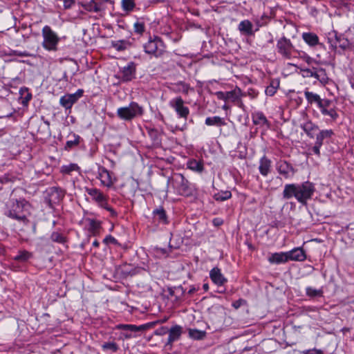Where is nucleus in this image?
Wrapping results in <instances>:
<instances>
[{
	"label": "nucleus",
	"mask_w": 354,
	"mask_h": 354,
	"mask_svg": "<svg viewBox=\"0 0 354 354\" xmlns=\"http://www.w3.org/2000/svg\"><path fill=\"white\" fill-rule=\"evenodd\" d=\"M223 108L224 109H227V106H226V105H224Z\"/></svg>",
	"instance_id": "nucleus-62"
},
{
	"label": "nucleus",
	"mask_w": 354,
	"mask_h": 354,
	"mask_svg": "<svg viewBox=\"0 0 354 354\" xmlns=\"http://www.w3.org/2000/svg\"><path fill=\"white\" fill-rule=\"evenodd\" d=\"M303 354H322V352L319 350H317V349H310V350H306V351H304L302 352Z\"/></svg>",
	"instance_id": "nucleus-52"
},
{
	"label": "nucleus",
	"mask_w": 354,
	"mask_h": 354,
	"mask_svg": "<svg viewBox=\"0 0 354 354\" xmlns=\"http://www.w3.org/2000/svg\"><path fill=\"white\" fill-rule=\"evenodd\" d=\"M268 261L271 264L285 263L289 261L288 252H280L272 253L268 258Z\"/></svg>",
	"instance_id": "nucleus-14"
},
{
	"label": "nucleus",
	"mask_w": 354,
	"mask_h": 354,
	"mask_svg": "<svg viewBox=\"0 0 354 354\" xmlns=\"http://www.w3.org/2000/svg\"><path fill=\"white\" fill-rule=\"evenodd\" d=\"M50 239L53 241L59 243H64L65 240L64 236L62 234L57 232L52 233Z\"/></svg>",
	"instance_id": "nucleus-45"
},
{
	"label": "nucleus",
	"mask_w": 354,
	"mask_h": 354,
	"mask_svg": "<svg viewBox=\"0 0 354 354\" xmlns=\"http://www.w3.org/2000/svg\"><path fill=\"white\" fill-rule=\"evenodd\" d=\"M317 80L322 84H326L328 82V77L326 75V71L324 68H318V74H317Z\"/></svg>",
	"instance_id": "nucleus-38"
},
{
	"label": "nucleus",
	"mask_w": 354,
	"mask_h": 354,
	"mask_svg": "<svg viewBox=\"0 0 354 354\" xmlns=\"http://www.w3.org/2000/svg\"><path fill=\"white\" fill-rule=\"evenodd\" d=\"M97 178L100 180L102 186L108 188L111 187L115 182V179L113 177L112 174L103 167L98 168Z\"/></svg>",
	"instance_id": "nucleus-11"
},
{
	"label": "nucleus",
	"mask_w": 354,
	"mask_h": 354,
	"mask_svg": "<svg viewBox=\"0 0 354 354\" xmlns=\"http://www.w3.org/2000/svg\"><path fill=\"white\" fill-rule=\"evenodd\" d=\"M277 49L278 53L287 59H292L294 57V53L296 51L290 40L285 37L277 41Z\"/></svg>",
	"instance_id": "nucleus-6"
},
{
	"label": "nucleus",
	"mask_w": 354,
	"mask_h": 354,
	"mask_svg": "<svg viewBox=\"0 0 354 354\" xmlns=\"http://www.w3.org/2000/svg\"><path fill=\"white\" fill-rule=\"evenodd\" d=\"M232 306L235 308H238L240 306H241V302L240 301H236L235 302H234L232 304Z\"/></svg>",
	"instance_id": "nucleus-57"
},
{
	"label": "nucleus",
	"mask_w": 354,
	"mask_h": 354,
	"mask_svg": "<svg viewBox=\"0 0 354 354\" xmlns=\"http://www.w3.org/2000/svg\"><path fill=\"white\" fill-rule=\"evenodd\" d=\"M302 59L308 64H311L315 62V60L312 57L307 55H304L302 56Z\"/></svg>",
	"instance_id": "nucleus-53"
},
{
	"label": "nucleus",
	"mask_w": 354,
	"mask_h": 354,
	"mask_svg": "<svg viewBox=\"0 0 354 354\" xmlns=\"http://www.w3.org/2000/svg\"><path fill=\"white\" fill-rule=\"evenodd\" d=\"M43 37L42 46L48 51H56L59 37L49 26H45L41 30Z\"/></svg>",
	"instance_id": "nucleus-3"
},
{
	"label": "nucleus",
	"mask_w": 354,
	"mask_h": 354,
	"mask_svg": "<svg viewBox=\"0 0 354 354\" xmlns=\"http://www.w3.org/2000/svg\"><path fill=\"white\" fill-rule=\"evenodd\" d=\"M232 194L230 191L220 192L214 194V198L216 201H224L230 198Z\"/></svg>",
	"instance_id": "nucleus-39"
},
{
	"label": "nucleus",
	"mask_w": 354,
	"mask_h": 354,
	"mask_svg": "<svg viewBox=\"0 0 354 354\" xmlns=\"http://www.w3.org/2000/svg\"><path fill=\"white\" fill-rule=\"evenodd\" d=\"M28 205V202L25 201H16L15 203H13L12 209H10L6 213V215L18 221L26 222L27 221L26 216L21 215L20 214Z\"/></svg>",
	"instance_id": "nucleus-8"
},
{
	"label": "nucleus",
	"mask_w": 354,
	"mask_h": 354,
	"mask_svg": "<svg viewBox=\"0 0 354 354\" xmlns=\"http://www.w3.org/2000/svg\"><path fill=\"white\" fill-rule=\"evenodd\" d=\"M209 277L212 281L218 286H222L227 282V279L218 268H214L210 270Z\"/></svg>",
	"instance_id": "nucleus-19"
},
{
	"label": "nucleus",
	"mask_w": 354,
	"mask_h": 354,
	"mask_svg": "<svg viewBox=\"0 0 354 354\" xmlns=\"http://www.w3.org/2000/svg\"><path fill=\"white\" fill-rule=\"evenodd\" d=\"M168 181L178 194H187L189 191V182L183 175L175 174L171 179H169Z\"/></svg>",
	"instance_id": "nucleus-7"
},
{
	"label": "nucleus",
	"mask_w": 354,
	"mask_h": 354,
	"mask_svg": "<svg viewBox=\"0 0 354 354\" xmlns=\"http://www.w3.org/2000/svg\"><path fill=\"white\" fill-rule=\"evenodd\" d=\"M253 25L252 24L248 19L241 21L238 26L239 30L247 35H253Z\"/></svg>",
	"instance_id": "nucleus-23"
},
{
	"label": "nucleus",
	"mask_w": 354,
	"mask_h": 354,
	"mask_svg": "<svg viewBox=\"0 0 354 354\" xmlns=\"http://www.w3.org/2000/svg\"><path fill=\"white\" fill-rule=\"evenodd\" d=\"M306 293L310 297H322L323 295V290L308 286L306 288Z\"/></svg>",
	"instance_id": "nucleus-37"
},
{
	"label": "nucleus",
	"mask_w": 354,
	"mask_h": 354,
	"mask_svg": "<svg viewBox=\"0 0 354 354\" xmlns=\"http://www.w3.org/2000/svg\"><path fill=\"white\" fill-rule=\"evenodd\" d=\"M242 96L241 90L239 87H236L232 91L225 92L226 102H238Z\"/></svg>",
	"instance_id": "nucleus-22"
},
{
	"label": "nucleus",
	"mask_w": 354,
	"mask_h": 354,
	"mask_svg": "<svg viewBox=\"0 0 354 354\" xmlns=\"http://www.w3.org/2000/svg\"><path fill=\"white\" fill-rule=\"evenodd\" d=\"M79 166L75 163H71L67 165H63L61 167V172L65 174H71L73 171H79Z\"/></svg>",
	"instance_id": "nucleus-34"
},
{
	"label": "nucleus",
	"mask_w": 354,
	"mask_h": 354,
	"mask_svg": "<svg viewBox=\"0 0 354 354\" xmlns=\"http://www.w3.org/2000/svg\"><path fill=\"white\" fill-rule=\"evenodd\" d=\"M182 334V327L178 325H176L170 328L169 330V337L167 340V344L171 345L175 341H177Z\"/></svg>",
	"instance_id": "nucleus-21"
},
{
	"label": "nucleus",
	"mask_w": 354,
	"mask_h": 354,
	"mask_svg": "<svg viewBox=\"0 0 354 354\" xmlns=\"http://www.w3.org/2000/svg\"><path fill=\"white\" fill-rule=\"evenodd\" d=\"M153 214L161 223L165 224L167 223V216L165 211L162 208L157 209L153 211Z\"/></svg>",
	"instance_id": "nucleus-35"
},
{
	"label": "nucleus",
	"mask_w": 354,
	"mask_h": 354,
	"mask_svg": "<svg viewBox=\"0 0 354 354\" xmlns=\"http://www.w3.org/2000/svg\"><path fill=\"white\" fill-rule=\"evenodd\" d=\"M322 102H326V106H324V103H322L324 108H319L321 113L324 115H328L332 120H335L338 118V114L333 108H330L331 101L328 99H323Z\"/></svg>",
	"instance_id": "nucleus-16"
},
{
	"label": "nucleus",
	"mask_w": 354,
	"mask_h": 354,
	"mask_svg": "<svg viewBox=\"0 0 354 354\" xmlns=\"http://www.w3.org/2000/svg\"><path fill=\"white\" fill-rule=\"evenodd\" d=\"M305 97L309 104H316L318 108H324L323 104L322 103H324V106H326V102H323L319 95L309 91L307 89L304 91Z\"/></svg>",
	"instance_id": "nucleus-17"
},
{
	"label": "nucleus",
	"mask_w": 354,
	"mask_h": 354,
	"mask_svg": "<svg viewBox=\"0 0 354 354\" xmlns=\"http://www.w3.org/2000/svg\"><path fill=\"white\" fill-rule=\"evenodd\" d=\"M84 91L78 89L75 93L66 94L61 97L60 104L66 109H70L77 100L82 97Z\"/></svg>",
	"instance_id": "nucleus-10"
},
{
	"label": "nucleus",
	"mask_w": 354,
	"mask_h": 354,
	"mask_svg": "<svg viewBox=\"0 0 354 354\" xmlns=\"http://www.w3.org/2000/svg\"><path fill=\"white\" fill-rule=\"evenodd\" d=\"M203 288L205 291H207L209 290V285L208 283H204L203 285Z\"/></svg>",
	"instance_id": "nucleus-60"
},
{
	"label": "nucleus",
	"mask_w": 354,
	"mask_h": 354,
	"mask_svg": "<svg viewBox=\"0 0 354 354\" xmlns=\"http://www.w3.org/2000/svg\"><path fill=\"white\" fill-rule=\"evenodd\" d=\"M32 257V254L26 250H20L14 259L19 262H26Z\"/></svg>",
	"instance_id": "nucleus-31"
},
{
	"label": "nucleus",
	"mask_w": 354,
	"mask_h": 354,
	"mask_svg": "<svg viewBox=\"0 0 354 354\" xmlns=\"http://www.w3.org/2000/svg\"><path fill=\"white\" fill-rule=\"evenodd\" d=\"M279 86V82L278 81H272L270 85L266 88V94L269 96L274 95L277 92Z\"/></svg>",
	"instance_id": "nucleus-36"
},
{
	"label": "nucleus",
	"mask_w": 354,
	"mask_h": 354,
	"mask_svg": "<svg viewBox=\"0 0 354 354\" xmlns=\"http://www.w3.org/2000/svg\"><path fill=\"white\" fill-rule=\"evenodd\" d=\"M333 135V131L331 129L322 130L317 135L316 141L323 145L324 140L330 138Z\"/></svg>",
	"instance_id": "nucleus-33"
},
{
	"label": "nucleus",
	"mask_w": 354,
	"mask_h": 354,
	"mask_svg": "<svg viewBox=\"0 0 354 354\" xmlns=\"http://www.w3.org/2000/svg\"><path fill=\"white\" fill-rule=\"evenodd\" d=\"M322 146V144L318 142H315V146L313 147L312 150L316 155L320 154V148Z\"/></svg>",
	"instance_id": "nucleus-50"
},
{
	"label": "nucleus",
	"mask_w": 354,
	"mask_h": 354,
	"mask_svg": "<svg viewBox=\"0 0 354 354\" xmlns=\"http://www.w3.org/2000/svg\"><path fill=\"white\" fill-rule=\"evenodd\" d=\"M136 66L133 62H129L127 66H124L118 74V77L122 82H129L135 78Z\"/></svg>",
	"instance_id": "nucleus-12"
},
{
	"label": "nucleus",
	"mask_w": 354,
	"mask_h": 354,
	"mask_svg": "<svg viewBox=\"0 0 354 354\" xmlns=\"http://www.w3.org/2000/svg\"><path fill=\"white\" fill-rule=\"evenodd\" d=\"M103 350H111L113 352H116L118 349V345L115 342H106L102 345Z\"/></svg>",
	"instance_id": "nucleus-44"
},
{
	"label": "nucleus",
	"mask_w": 354,
	"mask_h": 354,
	"mask_svg": "<svg viewBox=\"0 0 354 354\" xmlns=\"http://www.w3.org/2000/svg\"><path fill=\"white\" fill-rule=\"evenodd\" d=\"M278 172L286 178H290L294 174L292 167L286 161H279L277 165Z\"/></svg>",
	"instance_id": "nucleus-15"
},
{
	"label": "nucleus",
	"mask_w": 354,
	"mask_h": 354,
	"mask_svg": "<svg viewBox=\"0 0 354 354\" xmlns=\"http://www.w3.org/2000/svg\"><path fill=\"white\" fill-rule=\"evenodd\" d=\"M304 131L310 138H313V131L318 129V127L310 121H307L301 125Z\"/></svg>",
	"instance_id": "nucleus-26"
},
{
	"label": "nucleus",
	"mask_w": 354,
	"mask_h": 354,
	"mask_svg": "<svg viewBox=\"0 0 354 354\" xmlns=\"http://www.w3.org/2000/svg\"><path fill=\"white\" fill-rule=\"evenodd\" d=\"M302 39L310 46H315L319 44L318 36L313 32H304Z\"/></svg>",
	"instance_id": "nucleus-24"
},
{
	"label": "nucleus",
	"mask_w": 354,
	"mask_h": 354,
	"mask_svg": "<svg viewBox=\"0 0 354 354\" xmlns=\"http://www.w3.org/2000/svg\"><path fill=\"white\" fill-rule=\"evenodd\" d=\"M301 75L304 77H311L313 74V68H301Z\"/></svg>",
	"instance_id": "nucleus-48"
},
{
	"label": "nucleus",
	"mask_w": 354,
	"mask_h": 354,
	"mask_svg": "<svg viewBox=\"0 0 354 354\" xmlns=\"http://www.w3.org/2000/svg\"><path fill=\"white\" fill-rule=\"evenodd\" d=\"M74 139L68 140L66 144V149H71L75 146H77L80 142V136L77 135H73Z\"/></svg>",
	"instance_id": "nucleus-43"
},
{
	"label": "nucleus",
	"mask_w": 354,
	"mask_h": 354,
	"mask_svg": "<svg viewBox=\"0 0 354 354\" xmlns=\"http://www.w3.org/2000/svg\"><path fill=\"white\" fill-rule=\"evenodd\" d=\"M19 92L22 96L24 95V93H26V95L24 97H22L23 104L28 103L31 100L32 95L30 93L28 92V89L26 88H21Z\"/></svg>",
	"instance_id": "nucleus-46"
},
{
	"label": "nucleus",
	"mask_w": 354,
	"mask_h": 354,
	"mask_svg": "<svg viewBox=\"0 0 354 354\" xmlns=\"http://www.w3.org/2000/svg\"><path fill=\"white\" fill-rule=\"evenodd\" d=\"M121 7L127 12H132L136 7V0H122Z\"/></svg>",
	"instance_id": "nucleus-32"
},
{
	"label": "nucleus",
	"mask_w": 354,
	"mask_h": 354,
	"mask_svg": "<svg viewBox=\"0 0 354 354\" xmlns=\"http://www.w3.org/2000/svg\"><path fill=\"white\" fill-rule=\"evenodd\" d=\"M86 191L99 207L109 211L113 216L117 215L116 212L108 205L109 197L104 195L100 189L97 188H86Z\"/></svg>",
	"instance_id": "nucleus-5"
},
{
	"label": "nucleus",
	"mask_w": 354,
	"mask_h": 354,
	"mask_svg": "<svg viewBox=\"0 0 354 354\" xmlns=\"http://www.w3.org/2000/svg\"><path fill=\"white\" fill-rule=\"evenodd\" d=\"M187 167L190 170L196 172H202L204 169L203 163L195 159L188 160L187 162Z\"/></svg>",
	"instance_id": "nucleus-27"
},
{
	"label": "nucleus",
	"mask_w": 354,
	"mask_h": 354,
	"mask_svg": "<svg viewBox=\"0 0 354 354\" xmlns=\"http://www.w3.org/2000/svg\"><path fill=\"white\" fill-rule=\"evenodd\" d=\"M252 121L254 124L257 125L268 124V120L265 115L261 111H257L252 113Z\"/></svg>",
	"instance_id": "nucleus-28"
},
{
	"label": "nucleus",
	"mask_w": 354,
	"mask_h": 354,
	"mask_svg": "<svg viewBox=\"0 0 354 354\" xmlns=\"http://www.w3.org/2000/svg\"><path fill=\"white\" fill-rule=\"evenodd\" d=\"M84 222L86 223V227H88V231L93 236H96L98 234H100V231L101 229L100 221L93 218H86L84 219Z\"/></svg>",
	"instance_id": "nucleus-20"
},
{
	"label": "nucleus",
	"mask_w": 354,
	"mask_h": 354,
	"mask_svg": "<svg viewBox=\"0 0 354 354\" xmlns=\"http://www.w3.org/2000/svg\"><path fill=\"white\" fill-rule=\"evenodd\" d=\"M129 331H125L124 333H122V336L125 338V339H129L131 337V335L130 333H129Z\"/></svg>",
	"instance_id": "nucleus-56"
},
{
	"label": "nucleus",
	"mask_w": 354,
	"mask_h": 354,
	"mask_svg": "<svg viewBox=\"0 0 354 354\" xmlns=\"http://www.w3.org/2000/svg\"><path fill=\"white\" fill-rule=\"evenodd\" d=\"M215 95L218 100H224L226 102L225 92L217 91L215 93Z\"/></svg>",
	"instance_id": "nucleus-51"
},
{
	"label": "nucleus",
	"mask_w": 354,
	"mask_h": 354,
	"mask_svg": "<svg viewBox=\"0 0 354 354\" xmlns=\"http://www.w3.org/2000/svg\"><path fill=\"white\" fill-rule=\"evenodd\" d=\"M93 245L94 247H98V246H99V243H98V241H93Z\"/></svg>",
	"instance_id": "nucleus-61"
},
{
	"label": "nucleus",
	"mask_w": 354,
	"mask_h": 354,
	"mask_svg": "<svg viewBox=\"0 0 354 354\" xmlns=\"http://www.w3.org/2000/svg\"><path fill=\"white\" fill-rule=\"evenodd\" d=\"M145 328V326L144 325L137 326L133 324H118L115 326V329L129 332H137L141 330H144Z\"/></svg>",
	"instance_id": "nucleus-25"
},
{
	"label": "nucleus",
	"mask_w": 354,
	"mask_h": 354,
	"mask_svg": "<svg viewBox=\"0 0 354 354\" xmlns=\"http://www.w3.org/2000/svg\"><path fill=\"white\" fill-rule=\"evenodd\" d=\"M140 270L139 268L134 267L131 265H124L122 267V273L124 276H133L137 274Z\"/></svg>",
	"instance_id": "nucleus-29"
},
{
	"label": "nucleus",
	"mask_w": 354,
	"mask_h": 354,
	"mask_svg": "<svg viewBox=\"0 0 354 354\" xmlns=\"http://www.w3.org/2000/svg\"><path fill=\"white\" fill-rule=\"evenodd\" d=\"M317 74H318V68H313V74L311 77L317 79Z\"/></svg>",
	"instance_id": "nucleus-55"
},
{
	"label": "nucleus",
	"mask_w": 354,
	"mask_h": 354,
	"mask_svg": "<svg viewBox=\"0 0 354 354\" xmlns=\"http://www.w3.org/2000/svg\"><path fill=\"white\" fill-rule=\"evenodd\" d=\"M107 240H109V241H111V242H115V238L112 237L111 236H109V237H106L104 239V241H106Z\"/></svg>",
	"instance_id": "nucleus-58"
},
{
	"label": "nucleus",
	"mask_w": 354,
	"mask_h": 354,
	"mask_svg": "<svg viewBox=\"0 0 354 354\" xmlns=\"http://www.w3.org/2000/svg\"><path fill=\"white\" fill-rule=\"evenodd\" d=\"M57 1L63 2L64 8H70L74 4V0H57Z\"/></svg>",
	"instance_id": "nucleus-49"
},
{
	"label": "nucleus",
	"mask_w": 354,
	"mask_h": 354,
	"mask_svg": "<svg viewBox=\"0 0 354 354\" xmlns=\"http://www.w3.org/2000/svg\"><path fill=\"white\" fill-rule=\"evenodd\" d=\"M287 252L288 261H304L306 259V253L301 248H295Z\"/></svg>",
	"instance_id": "nucleus-18"
},
{
	"label": "nucleus",
	"mask_w": 354,
	"mask_h": 354,
	"mask_svg": "<svg viewBox=\"0 0 354 354\" xmlns=\"http://www.w3.org/2000/svg\"><path fill=\"white\" fill-rule=\"evenodd\" d=\"M315 191L314 185L306 181L300 184H286L284 186L282 195L285 199L288 200L294 197L299 203L306 205L307 201L312 198Z\"/></svg>",
	"instance_id": "nucleus-1"
},
{
	"label": "nucleus",
	"mask_w": 354,
	"mask_h": 354,
	"mask_svg": "<svg viewBox=\"0 0 354 354\" xmlns=\"http://www.w3.org/2000/svg\"><path fill=\"white\" fill-rule=\"evenodd\" d=\"M177 90L179 92H182L183 93H188L189 90L190 88L189 86L183 82H179L176 84Z\"/></svg>",
	"instance_id": "nucleus-42"
},
{
	"label": "nucleus",
	"mask_w": 354,
	"mask_h": 354,
	"mask_svg": "<svg viewBox=\"0 0 354 354\" xmlns=\"http://www.w3.org/2000/svg\"><path fill=\"white\" fill-rule=\"evenodd\" d=\"M169 106L173 108L180 118L187 119L189 114V109L184 105V101L181 97H177L171 100Z\"/></svg>",
	"instance_id": "nucleus-9"
},
{
	"label": "nucleus",
	"mask_w": 354,
	"mask_h": 354,
	"mask_svg": "<svg viewBox=\"0 0 354 354\" xmlns=\"http://www.w3.org/2000/svg\"><path fill=\"white\" fill-rule=\"evenodd\" d=\"M144 113V108L136 102H131L128 106L117 109V115L123 120L130 121L141 117Z\"/></svg>",
	"instance_id": "nucleus-2"
},
{
	"label": "nucleus",
	"mask_w": 354,
	"mask_h": 354,
	"mask_svg": "<svg viewBox=\"0 0 354 354\" xmlns=\"http://www.w3.org/2000/svg\"><path fill=\"white\" fill-rule=\"evenodd\" d=\"M197 290H198V289H197V288H196L195 287H192V288H191L189 289V290L188 293H189V294H192V293H194V292H196V291H197Z\"/></svg>",
	"instance_id": "nucleus-59"
},
{
	"label": "nucleus",
	"mask_w": 354,
	"mask_h": 354,
	"mask_svg": "<svg viewBox=\"0 0 354 354\" xmlns=\"http://www.w3.org/2000/svg\"><path fill=\"white\" fill-rule=\"evenodd\" d=\"M272 170V161L267 156H263L259 159V171L263 177H266Z\"/></svg>",
	"instance_id": "nucleus-13"
},
{
	"label": "nucleus",
	"mask_w": 354,
	"mask_h": 354,
	"mask_svg": "<svg viewBox=\"0 0 354 354\" xmlns=\"http://www.w3.org/2000/svg\"><path fill=\"white\" fill-rule=\"evenodd\" d=\"M133 28L134 31L138 34H142L145 30V24L142 21H136L133 25Z\"/></svg>",
	"instance_id": "nucleus-47"
},
{
	"label": "nucleus",
	"mask_w": 354,
	"mask_h": 354,
	"mask_svg": "<svg viewBox=\"0 0 354 354\" xmlns=\"http://www.w3.org/2000/svg\"><path fill=\"white\" fill-rule=\"evenodd\" d=\"M205 124L208 126H223L225 125V123L223 118L219 116L214 117H208L205 119Z\"/></svg>",
	"instance_id": "nucleus-30"
},
{
	"label": "nucleus",
	"mask_w": 354,
	"mask_h": 354,
	"mask_svg": "<svg viewBox=\"0 0 354 354\" xmlns=\"http://www.w3.org/2000/svg\"><path fill=\"white\" fill-rule=\"evenodd\" d=\"M145 52L155 57H160L166 52V46L163 41L158 37L150 38L147 42L143 45Z\"/></svg>",
	"instance_id": "nucleus-4"
},
{
	"label": "nucleus",
	"mask_w": 354,
	"mask_h": 354,
	"mask_svg": "<svg viewBox=\"0 0 354 354\" xmlns=\"http://www.w3.org/2000/svg\"><path fill=\"white\" fill-rule=\"evenodd\" d=\"M189 336L194 339H202L205 336V332L197 329H190L189 331Z\"/></svg>",
	"instance_id": "nucleus-40"
},
{
	"label": "nucleus",
	"mask_w": 354,
	"mask_h": 354,
	"mask_svg": "<svg viewBox=\"0 0 354 354\" xmlns=\"http://www.w3.org/2000/svg\"><path fill=\"white\" fill-rule=\"evenodd\" d=\"M44 135L49 136L50 135V122L47 120L44 121L43 124L39 126V130Z\"/></svg>",
	"instance_id": "nucleus-41"
},
{
	"label": "nucleus",
	"mask_w": 354,
	"mask_h": 354,
	"mask_svg": "<svg viewBox=\"0 0 354 354\" xmlns=\"http://www.w3.org/2000/svg\"><path fill=\"white\" fill-rule=\"evenodd\" d=\"M124 45V43L123 42H120V44H116L115 45V47L117 50H122L124 48V46H123Z\"/></svg>",
	"instance_id": "nucleus-54"
}]
</instances>
